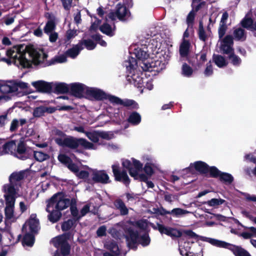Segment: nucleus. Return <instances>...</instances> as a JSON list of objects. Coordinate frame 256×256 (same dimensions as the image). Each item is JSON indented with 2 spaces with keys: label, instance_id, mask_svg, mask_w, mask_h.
<instances>
[{
  "label": "nucleus",
  "instance_id": "obj_32",
  "mask_svg": "<svg viewBox=\"0 0 256 256\" xmlns=\"http://www.w3.org/2000/svg\"><path fill=\"white\" fill-rule=\"evenodd\" d=\"M22 240V244L24 246H32L34 243V237L32 232H26Z\"/></svg>",
  "mask_w": 256,
  "mask_h": 256
},
{
  "label": "nucleus",
  "instance_id": "obj_35",
  "mask_svg": "<svg viewBox=\"0 0 256 256\" xmlns=\"http://www.w3.org/2000/svg\"><path fill=\"white\" fill-rule=\"evenodd\" d=\"M128 121L133 125H138L141 122V116L136 112H132L129 116Z\"/></svg>",
  "mask_w": 256,
  "mask_h": 256
},
{
  "label": "nucleus",
  "instance_id": "obj_23",
  "mask_svg": "<svg viewBox=\"0 0 256 256\" xmlns=\"http://www.w3.org/2000/svg\"><path fill=\"white\" fill-rule=\"evenodd\" d=\"M112 172L116 179L118 181H122L125 184H128L130 182L128 176L126 172H120L118 170V166L117 165H113L112 166Z\"/></svg>",
  "mask_w": 256,
  "mask_h": 256
},
{
  "label": "nucleus",
  "instance_id": "obj_17",
  "mask_svg": "<svg viewBox=\"0 0 256 256\" xmlns=\"http://www.w3.org/2000/svg\"><path fill=\"white\" fill-rule=\"evenodd\" d=\"M180 252L182 256H203L202 248L198 246V252H190V246L188 242H186L183 240L180 242Z\"/></svg>",
  "mask_w": 256,
  "mask_h": 256
},
{
  "label": "nucleus",
  "instance_id": "obj_51",
  "mask_svg": "<svg viewBox=\"0 0 256 256\" xmlns=\"http://www.w3.org/2000/svg\"><path fill=\"white\" fill-rule=\"evenodd\" d=\"M58 159L60 162L68 166L70 162V159L64 154H60L58 156Z\"/></svg>",
  "mask_w": 256,
  "mask_h": 256
},
{
  "label": "nucleus",
  "instance_id": "obj_64",
  "mask_svg": "<svg viewBox=\"0 0 256 256\" xmlns=\"http://www.w3.org/2000/svg\"><path fill=\"white\" fill-rule=\"evenodd\" d=\"M67 166L70 170L74 172L76 174L77 172L79 170V168L78 166L71 162Z\"/></svg>",
  "mask_w": 256,
  "mask_h": 256
},
{
  "label": "nucleus",
  "instance_id": "obj_54",
  "mask_svg": "<svg viewBox=\"0 0 256 256\" xmlns=\"http://www.w3.org/2000/svg\"><path fill=\"white\" fill-rule=\"evenodd\" d=\"M66 61V56L64 54L56 56L53 60V63H63Z\"/></svg>",
  "mask_w": 256,
  "mask_h": 256
},
{
  "label": "nucleus",
  "instance_id": "obj_2",
  "mask_svg": "<svg viewBox=\"0 0 256 256\" xmlns=\"http://www.w3.org/2000/svg\"><path fill=\"white\" fill-rule=\"evenodd\" d=\"M130 224V227L126 232V238L128 247L134 248L138 243L144 246H148L150 240L148 234L144 231L148 227L147 222L146 220H140Z\"/></svg>",
  "mask_w": 256,
  "mask_h": 256
},
{
  "label": "nucleus",
  "instance_id": "obj_40",
  "mask_svg": "<svg viewBox=\"0 0 256 256\" xmlns=\"http://www.w3.org/2000/svg\"><path fill=\"white\" fill-rule=\"evenodd\" d=\"M170 214L176 217L182 216L188 214L192 213L187 210H184L180 208H175L172 209L170 212Z\"/></svg>",
  "mask_w": 256,
  "mask_h": 256
},
{
  "label": "nucleus",
  "instance_id": "obj_7",
  "mask_svg": "<svg viewBox=\"0 0 256 256\" xmlns=\"http://www.w3.org/2000/svg\"><path fill=\"white\" fill-rule=\"evenodd\" d=\"M86 98L90 100H108L116 104H122V100L118 97L106 94L103 90L96 88L88 87Z\"/></svg>",
  "mask_w": 256,
  "mask_h": 256
},
{
  "label": "nucleus",
  "instance_id": "obj_59",
  "mask_svg": "<svg viewBox=\"0 0 256 256\" xmlns=\"http://www.w3.org/2000/svg\"><path fill=\"white\" fill-rule=\"evenodd\" d=\"M198 34L200 38L204 41L206 39V35L205 34L202 22H200Z\"/></svg>",
  "mask_w": 256,
  "mask_h": 256
},
{
  "label": "nucleus",
  "instance_id": "obj_8",
  "mask_svg": "<svg viewBox=\"0 0 256 256\" xmlns=\"http://www.w3.org/2000/svg\"><path fill=\"white\" fill-rule=\"evenodd\" d=\"M200 239L202 241L206 242L214 246L228 248L232 252L235 256H251L248 252L242 248L230 245L224 242L204 236H200Z\"/></svg>",
  "mask_w": 256,
  "mask_h": 256
},
{
  "label": "nucleus",
  "instance_id": "obj_52",
  "mask_svg": "<svg viewBox=\"0 0 256 256\" xmlns=\"http://www.w3.org/2000/svg\"><path fill=\"white\" fill-rule=\"evenodd\" d=\"M81 44L82 45L84 44L86 48L88 50H93L96 47L95 44L91 40H85Z\"/></svg>",
  "mask_w": 256,
  "mask_h": 256
},
{
  "label": "nucleus",
  "instance_id": "obj_36",
  "mask_svg": "<svg viewBox=\"0 0 256 256\" xmlns=\"http://www.w3.org/2000/svg\"><path fill=\"white\" fill-rule=\"evenodd\" d=\"M213 60L219 68H222L228 64L224 57L220 55H214Z\"/></svg>",
  "mask_w": 256,
  "mask_h": 256
},
{
  "label": "nucleus",
  "instance_id": "obj_18",
  "mask_svg": "<svg viewBox=\"0 0 256 256\" xmlns=\"http://www.w3.org/2000/svg\"><path fill=\"white\" fill-rule=\"evenodd\" d=\"M220 43V49L224 54H229L233 52V38L231 36H226Z\"/></svg>",
  "mask_w": 256,
  "mask_h": 256
},
{
  "label": "nucleus",
  "instance_id": "obj_25",
  "mask_svg": "<svg viewBox=\"0 0 256 256\" xmlns=\"http://www.w3.org/2000/svg\"><path fill=\"white\" fill-rule=\"evenodd\" d=\"M116 14L122 20H126L130 16V12L124 6L118 4L116 7Z\"/></svg>",
  "mask_w": 256,
  "mask_h": 256
},
{
  "label": "nucleus",
  "instance_id": "obj_30",
  "mask_svg": "<svg viewBox=\"0 0 256 256\" xmlns=\"http://www.w3.org/2000/svg\"><path fill=\"white\" fill-rule=\"evenodd\" d=\"M82 49V44H78L73 47L72 48L68 50L66 54L67 56L72 58H75L79 54L80 52Z\"/></svg>",
  "mask_w": 256,
  "mask_h": 256
},
{
  "label": "nucleus",
  "instance_id": "obj_39",
  "mask_svg": "<svg viewBox=\"0 0 256 256\" xmlns=\"http://www.w3.org/2000/svg\"><path fill=\"white\" fill-rule=\"evenodd\" d=\"M114 206L120 210L121 214L126 215L128 214V209L121 200H116L114 202Z\"/></svg>",
  "mask_w": 256,
  "mask_h": 256
},
{
  "label": "nucleus",
  "instance_id": "obj_5",
  "mask_svg": "<svg viewBox=\"0 0 256 256\" xmlns=\"http://www.w3.org/2000/svg\"><path fill=\"white\" fill-rule=\"evenodd\" d=\"M10 186H4L3 190L5 193L4 197L6 201L5 208L6 219L8 222H12L16 220V218L14 214V208L15 199L17 196H20L18 194V190L16 189L13 192Z\"/></svg>",
  "mask_w": 256,
  "mask_h": 256
},
{
  "label": "nucleus",
  "instance_id": "obj_37",
  "mask_svg": "<svg viewBox=\"0 0 256 256\" xmlns=\"http://www.w3.org/2000/svg\"><path fill=\"white\" fill-rule=\"evenodd\" d=\"M198 62L196 63H192V66L195 70H198L200 68L204 62L206 60V55L204 53L197 55Z\"/></svg>",
  "mask_w": 256,
  "mask_h": 256
},
{
  "label": "nucleus",
  "instance_id": "obj_38",
  "mask_svg": "<svg viewBox=\"0 0 256 256\" xmlns=\"http://www.w3.org/2000/svg\"><path fill=\"white\" fill-rule=\"evenodd\" d=\"M100 30L102 33L109 36H112L114 34V28L106 23L100 26Z\"/></svg>",
  "mask_w": 256,
  "mask_h": 256
},
{
  "label": "nucleus",
  "instance_id": "obj_58",
  "mask_svg": "<svg viewBox=\"0 0 256 256\" xmlns=\"http://www.w3.org/2000/svg\"><path fill=\"white\" fill-rule=\"evenodd\" d=\"M213 73L212 65L211 62H210L206 64V68L204 71V74L206 76H211Z\"/></svg>",
  "mask_w": 256,
  "mask_h": 256
},
{
  "label": "nucleus",
  "instance_id": "obj_63",
  "mask_svg": "<svg viewBox=\"0 0 256 256\" xmlns=\"http://www.w3.org/2000/svg\"><path fill=\"white\" fill-rule=\"evenodd\" d=\"M89 175L88 172L86 170H80V172H78L76 174V176H78L80 178H88Z\"/></svg>",
  "mask_w": 256,
  "mask_h": 256
},
{
  "label": "nucleus",
  "instance_id": "obj_61",
  "mask_svg": "<svg viewBox=\"0 0 256 256\" xmlns=\"http://www.w3.org/2000/svg\"><path fill=\"white\" fill-rule=\"evenodd\" d=\"M19 126V120L17 119H14L12 120L10 126V130L11 132L16 131Z\"/></svg>",
  "mask_w": 256,
  "mask_h": 256
},
{
  "label": "nucleus",
  "instance_id": "obj_53",
  "mask_svg": "<svg viewBox=\"0 0 256 256\" xmlns=\"http://www.w3.org/2000/svg\"><path fill=\"white\" fill-rule=\"evenodd\" d=\"M70 211L72 216L76 220L81 218L80 212H78L76 206L72 205L70 206Z\"/></svg>",
  "mask_w": 256,
  "mask_h": 256
},
{
  "label": "nucleus",
  "instance_id": "obj_26",
  "mask_svg": "<svg viewBox=\"0 0 256 256\" xmlns=\"http://www.w3.org/2000/svg\"><path fill=\"white\" fill-rule=\"evenodd\" d=\"M146 48H136L134 49V54L135 56L140 60H142V62L140 63V65L141 66V64L146 61L148 60L149 58V54H148L146 50Z\"/></svg>",
  "mask_w": 256,
  "mask_h": 256
},
{
  "label": "nucleus",
  "instance_id": "obj_9",
  "mask_svg": "<svg viewBox=\"0 0 256 256\" xmlns=\"http://www.w3.org/2000/svg\"><path fill=\"white\" fill-rule=\"evenodd\" d=\"M52 242L58 248V250L54 256H68L70 253V246L66 242V236L62 235L54 238Z\"/></svg>",
  "mask_w": 256,
  "mask_h": 256
},
{
  "label": "nucleus",
  "instance_id": "obj_49",
  "mask_svg": "<svg viewBox=\"0 0 256 256\" xmlns=\"http://www.w3.org/2000/svg\"><path fill=\"white\" fill-rule=\"evenodd\" d=\"M144 170L146 174L149 176H151L154 173V170L150 163L147 162L145 164Z\"/></svg>",
  "mask_w": 256,
  "mask_h": 256
},
{
  "label": "nucleus",
  "instance_id": "obj_3",
  "mask_svg": "<svg viewBox=\"0 0 256 256\" xmlns=\"http://www.w3.org/2000/svg\"><path fill=\"white\" fill-rule=\"evenodd\" d=\"M70 200L62 192L54 194L47 201L46 211L49 213L48 220L52 223L56 222L60 218V211L70 206Z\"/></svg>",
  "mask_w": 256,
  "mask_h": 256
},
{
  "label": "nucleus",
  "instance_id": "obj_31",
  "mask_svg": "<svg viewBox=\"0 0 256 256\" xmlns=\"http://www.w3.org/2000/svg\"><path fill=\"white\" fill-rule=\"evenodd\" d=\"M190 44L189 42L186 40H184L182 42L180 46V53L181 57H186L188 54Z\"/></svg>",
  "mask_w": 256,
  "mask_h": 256
},
{
  "label": "nucleus",
  "instance_id": "obj_41",
  "mask_svg": "<svg viewBox=\"0 0 256 256\" xmlns=\"http://www.w3.org/2000/svg\"><path fill=\"white\" fill-rule=\"evenodd\" d=\"M234 38L238 40H244L246 38L244 30L241 28L236 29L234 32Z\"/></svg>",
  "mask_w": 256,
  "mask_h": 256
},
{
  "label": "nucleus",
  "instance_id": "obj_44",
  "mask_svg": "<svg viewBox=\"0 0 256 256\" xmlns=\"http://www.w3.org/2000/svg\"><path fill=\"white\" fill-rule=\"evenodd\" d=\"M228 58L230 62L235 66H238L241 63L240 58L238 56L234 54L233 52L230 53Z\"/></svg>",
  "mask_w": 256,
  "mask_h": 256
},
{
  "label": "nucleus",
  "instance_id": "obj_20",
  "mask_svg": "<svg viewBox=\"0 0 256 256\" xmlns=\"http://www.w3.org/2000/svg\"><path fill=\"white\" fill-rule=\"evenodd\" d=\"M158 228L161 234H166L172 238H178L182 236V232L178 230L166 227L162 224H158Z\"/></svg>",
  "mask_w": 256,
  "mask_h": 256
},
{
  "label": "nucleus",
  "instance_id": "obj_28",
  "mask_svg": "<svg viewBox=\"0 0 256 256\" xmlns=\"http://www.w3.org/2000/svg\"><path fill=\"white\" fill-rule=\"evenodd\" d=\"M55 111L54 108H47L44 106H40L36 108L33 112V116L34 117H40L44 114L46 112L48 113H52Z\"/></svg>",
  "mask_w": 256,
  "mask_h": 256
},
{
  "label": "nucleus",
  "instance_id": "obj_10",
  "mask_svg": "<svg viewBox=\"0 0 256 256\" xmlns=\"http://www.w3.org/2000/svg\"><path fill=\"white\" fill-rule=\"evenodd\" d=\"M144 76L145 74H141L140 75L134 74L130 76L132 80L129 78L128 80L133 82L134 86L138 88L144 87L148 90H152L154 86L152 80L151 79L148 80L146 78H144Z\"/></svg>",
  "mask_w": 256,
  "mask_h": 256
},
{
  "label": "nucleus",
  "instance_id": "obj_24",
  "mask_svg": "<svg viewBox=\"0 0 256 256\" xmlns=\"http://www.w3.org/2000/svg\"><path fill=\"white\" fill-rule=\"evenodd\" d=\"M32 85L38 90L42 92H50L52 88V83H48L42 80L32 82Z\"/></svg>",
  "mask_w": 256,
  "mask_h": 256
},
{
  "label": "nucleus",
  "instance_id": "obj_15",
  "mask_svg": "<svg viewBox=\"0 0 256 256\" xmlns=\"http://www.w3.org/2000/svg\"><path fill=\"white\" fill-rule=\"evenodd\" d=\"M84 168L92 172V178L94 182L102 184H107L110 182L109 176L105 171L91 170L88 166H84Z\"/></svg>",
  "mask_w": 256,
  "mask_h": 256
},
{
  "label": "nucleus",
  "instance_id": "obj_50",
  "mask_svg": "<svg viewBox=\"0 0 256 256\" xmlns=\"http://www.w3.org/2000/svg\"><path fill=\"white\" fill-rule=\"evenodd\" d=\"M20 235L17 236V238H15L13 234L10 232H8V239L9 242L8 244L12 245L15 243H16L18 241V238Z\"/></svg>",
  "mask_w": 256,
  "mask_h": 256
},
{
  "label": "nucleus",
  "instance_id": "obj_12",
  "mask_svg": "<svg viewBox=\"0 0 256 256\" xmlns=\"http://www.w3.org/2000/svg\"><path fill=\"white\" fill-rule=\"evenodd\" d=\"M16 92V86L14 82H8L0 85V102L7 101L10 98L12 94Z\"/></svg>",
  "mask_w": 256,
  "mask_h": 256
},
{
  "label": "nucleus",
  "instance_id": "obj_29",
  "mask_svg": "<svg viewBox=\"0 0 256 256\" xmlns=\"http://www.w3.org/2000/svg\"><path fill=\"white\" fill-rule=\"evenodd\" d=\"M70 84H67L65 83L52 84V88L58 93H66L70 92Z\"/></svg>",
  "mask_w": 256,
  "mask_h": 256
},
{
  "label": "nucleus",
  "instance_id": "obj_48",
  "mask_svg": "<svg viewBox=\"0 0 256 256\" xmlns=\"http://www.w3.org/2000/svg\"><path fill=\"white\" fill-rule=\"evenodd\" d=\"M192 68L186 64L182 65V74L184 76L189 77L192 74Z\"/></svg>",
  "mask_w": 256,
  "mask_h": 256
},
{
  "label": "nucleus",
  "instance_id": "obj_1",
  "mask_svg": "<svg viewBox=\"0 0 256 256\" xmlns=\"http://www.w3.org/2000/svg\"><path fill=\"white\" fill-rule=\"evenodd\" d=\"M7 58L2 60L8 64H14L18 66L28 68L32 64L38 65L43 62L47 55L42 50H37L22 44L14 46L6 51Z\"/></svg>",
  "mask_w": 256,
  "mask_h": 256
},
{
  "label": "nucleus",
  "instance_id": "obj_55",
  "mask_svg": "<svg viewBox=\"0 0 256 256\" xmlns=\"http://www.w3.org/2000/svg\"><path fill=\"white\" fill-rule=\"evenodd\" d=\"M137 64L136 60L134 58H132L131 60H129V62H126V66L128 69L130 70H134V66Z\"/></svg>",
  "mask_w": 256,
  "mask_h": 256
},
{
  "label": "nucleus",
  "instance_id": "obj_13",
  "mask_svg": "<svg viewBox=\"0 0 256 256\" xmlns=\"http://www.w3.org/2000/svg\"><path fill=\"white\" fill-rule=\"evenodd\" d=\"M40 229V224L38 220L36 218V214H32L28 220L24 224L22 228L24 232H30L32 233L36 232Z\"/></svg>",
  "mask_w": 256,
  "mask_h": 256
},
{
  "label": "nucleus",
  "instance_id": "obj_22",
  "mask_svg": "<svg viewBox=\"0 0 256 256\" xmlns=\"http://www.w3.org/2000/svg\"><path fill=\"white\" fill-rule=\"evenodd\" d=\"M104 246L106 248L114 253V254L108 252H105L104 254V256H117L120 253L119 248L117 244L113 240H106L104 242Z\"/></svg>",
  "mask_w": 256,
  "mask_h": 256
},
{
  "label": "nucleus",
  "instance_id": "obj_16",
  "mask_svg": "<svg viewBox=\"0 0 256 256\" xmlns=\"http://www.w3.org/2000/svg\"><path fill=\"white\" fill-rule=\"evenodd\" d=\"M24 177V172H13L10 176L9 184L4 186H10L12 187V190L14 192L16 189L18 190V194H22L20 192V184L19 181Z\"/></svg>",
  "mask_w": 256,
  "mask_h": 256
},
{
  "label": "nucleus",
  "instance_id": "obj_43",
  "mask_svg": "<svg viewBox=\"0 0 256 256\" xmlns=\"http://www.w3.org/2000/svg\"><path fill=\"white\" fill-rule=\"evenodd\" d=\"M225 200L222 198H212L210 200L206 202L209 206L216 207L224 203Z\"/></svg>",
  "mask_w": 256,
  "mask_h": 256
},
{
  "label": "nucleus",
  "instance_id": "obj_56",
  "mask_svg": "<svg viewBox=\"0 0 256 256\" xmlns=\"http://www.w3.org/2000/svg\"><path fill=\"white\" fill-rule=\"evenodd\" d=\"M74 222L72 220H68L64 222L62 224V230L66 231L70 230L73 226Z\"/></svg>",
  "mask_w": 256,
  "mask_h": 256
},
{
  "label": "nucleus",
  "instance_id": "obj_11",
  "mask_svg": "<svg viewBox=\"0 0 256 256\" xmlns=\"http://www.w3.org/2000/svg\"><path fill=\"white\" fill-rule=\"evenodd\" d=\"M166 63V61L163 62L158 60H152V58H149L141 64V68L144 71L158 72L164 68Z\"/></svg>",
  "mask_w": 256,
  "mask_h": 256
},
{
  "label": "nucleus",
  "instance_id": "obj_57",
  "mask_svg": "<svg viewBox=\"0 0 256 256\" xmlns=\"http://www.w3.org/2000/svg\"><path fill=\"white\" fill-rule=\"evenodd\" d=\"M208 170L210 171V175L213 177L220 176L221 174L220 172L214 166L208 168Z\"/></svg>",
  "mask_w": 256,
  "mask_h": 256
},
{
  "label": "nucleus",
  "instance_id": "obj_6",
  "mask_svg": "<svg viewBox=\"0 0 256 256\" xmlns=\"http://www.w3.org/2000/svg\"><path fill=\"white\" fill-rule=\"evenodd\" d=\"M122 164L124 168L128 170L130 174L134 179L146 182L148 188H152L154 186L152 182L148 180L147 176L140 174L142 167V164L140 161L133 158L131 160L126 159L122 160Z\"/></svg>",
  "mask_w": 256,
  "mask_h": 256
},
{
  "label": "nucleus",
  "instance_id": "obj_4",
  "mask_svg": "<svg viewBox=\"0 0 256 256\" xmlns=\"http://www.w3.org/2000/svg\"><path fill=\"white\" fill-rule=\"evenodd\" d=\"M52 132L56 136V143L60 146H66L72 148H76L80 146L85 149L90 150H96L98 148L96 144L84 138L67 137L63 132L58 130H53Z\"/></svg>",
  "mask_w": 256,
  "mask_h": 256
},
{
  "label": "nucleus",
  "instance_id": "obj_34",
  "mask_svg": "<svg viewBox=\"0 0 256 256\" xmlns=\"http://www.w3.org/2000/svg\"><path fill=\"white\" fill-rule=\"evenodd\" d=\"M242 24L243 27L252 30H256V22L253 23L250 18L246 17L242 21Z\"/></svg>",
  "mask_w": 256,
  "mask_h": 256
},
{
  "label": "nucleus",
  "instance_id": "obj_42",
  "mask_svg": "<svg viewBox=\"0 0 256 256\" xmlns=\"http://www.w3.org/2000/svg\"><path fill=\"white\" fill-rule=\"evenodd\" d=\"M34 158L38 162H43L48 158V156L40 151H34Z\"/></svg>",
  "mask_w": 256,
  "mask_h": 256
},
{
  "label": "nucleus",
  "instance_id": "obj_45",
  "mask_svg": "<svg viewBox=\"0 0 256 256\" xmlns=\"http://www.w3.org/2000/svg\"><path fill=\"white\" fill-rule=\"evenodd\" d=\"M55 27L56 26L54 22L53 21H48L44 28V32L47 34H49L50 32H54V30L55 29Z\"/></svg>",
  "mask_w": 256,
  "mask_h": 256
},
{
  "label": "nucleus",
  "instance_id": "obj_33",
  "mask_svg": "<svg viewBox=\"0 0 256 256\" xmlns=\"http://www.w3.org/2000/svg\"><path fill=\"white\" fill-rule=\"evenodd\" d=\"M86 136L92 142L97 143L99 142L100 130H92L86 132Z\"/></svg>",
  "mask_w": 256,
  "mask_h": 256
},
{
  "label": "nucleus",
  "instance_id": "obj_27",
  "mask_svg": "<svg viewBox=\"0 0 256 256\" xmlns=\"http://www.w3.org/2000/svg\"><path fill=\"white\" fill-rule=\"evenodd\" d=\"M190 168H194L200 173H206L208 171V166L202 161H197L190 164Z\"/></svg>",
  "mask_w": 256,
  "mask_h": 256
},
{
  "label": "nucleus",
  "instance_id": "obj_60",
  "mask_svg": "<svg viewBox=\"0 0 256 256\" xmlns=\"http://www.w3.org/2000/svg\"><path fill=\"white\" fill-rule=\"evenodd\" d=\"M194 10V9H192V10L189 13L186 18V22L188 26L192 24L194 20L195 14Z\"/></svg>",
  "mask_w": 256,
  "mask_h": 256
},
{
  "label": "nucleus",
  "instance_id": "obj_14",
  "mask_svg": "<svg viewBox=\"0 0 256 256\" xmlns=\"http://www.w3.org/2000/svg\"><path fill=\"white\" fill-rule=\"evenodd\" d=\"M70 88V92L72 96L78 98H86L88 87L84 84L80 82L72 83Z\"/></svg>",
  "mask_w": 256,
  "mask_h": 256
},
{
  "label": "nucleus",
  "instance_id": "obj_62",
  "mask_svg": "<svg viewBox=\"0 0 256 256\" xmlns=\"http://www.w3.org/2000/svg\"><path fill=\"white\" fill-rule=\"evenodd\" d=\"M14 85L16 86V92L18 90L19 88H25L28 87V84L27 83L19 82H14Z\"/></svg>",
  "mask_w": 256,
  "mask_h": 256
},
{
  "label": "nucleus",
  "instance_id": "obj_19",
  "mask_svg": "<svg viewBox=\"0 0 256 256\" xmlns=\"http://www.w3.org/2000/svg\"><path fill=\"white\" fill-rule=\"evenodd\" d=\"M14 156L22 160H26L28 158V156L26 151V146L22 141H20L16 144V147Z\"/></svg>",
  "mask_w": 256,
  "mask_h": 256
},
{
  "label": "nucleus",
  "instance_id": "obj_21",
  "mask_svg": "<svg viewBox=\"0 0 256 256\" xmlns=\"http://www.w3.org/2000/svg\"><path fill=\"white\" fill-rule=\"evenodd\" d=\"M16 147V144L14 140L8 142L2 145L0 144V154H10L14 155Z\"/></svg>",
  "mask_w": 256,
  "mask_h": 256
},
{
  "label": "nucleus",
  "instance_id": "obj_47",
  "mask_svg": "<svg viewBox=\"0 0 256 256\" xmlns=\"http://www.w3.org/2000/svg\"><path fill=\"white\" fill-rule=\"evenodd\" d=\"M100 138L106 140H110L114 138V135L111 132L100 130Z\"/></svg>",
  "mask_w": 256,
  "mask_h": 256
},
{
  "label": "nucleus",
  "instance_id": "obj_46",
  "mask_svg": "<svg viewBox=\"0 0 256 256\" xmlns=\"http://www.w3.org/2000/svg\"><path fill=\"white\" fill-rule=\"evenodd\" d=\"M220 178L222 180L228 184L231 183L234 180L231 174L225 172H221Z\"/></svg>",
  "mask_w": 256,
  "mask_h": 256
}]
</instances>
